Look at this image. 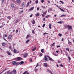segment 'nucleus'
<instances>
[{"label":"nucleus","instance_id":"nucleus-1","mask_svg":"<svg viewBox=\"0 0 74 74\" xmlns=\"http://www.w3.org/2000/svg\"><path fill=\"white\" fill-rule=\"evenodd\" d=\"M12 64L14 65V66H18V65L20 64V62H18L15 61H12Z\"/></svg>","mask_w":74,"mask_h":74},{"label":"nucleus","instance_id":"nucleus-2","mask_svg":"<svg viewBox=\"0 0 74 74\" xmlns=\"http://www.w3.org/2000/svg\"><path fill=\"white\" fill-rule=\"evenodd\" d=\"M16 61H19L21 60H22V58H21V57H18L17 58H16L14 59Z\"/></svg>","mask_w":74,"mask_h":74},{"label":"nucleus","instance_id":"nucleus-3","mask_svg":"<svg viewBox=\"0 0 74 74\" xmlns=\"http://www.w3.org/2000/svg\"><path fill=\"white\" fill-rule=\"evenodd\" d=\"M3 39L5 40V41H7V42H8V41L5 39L4 38V37H7V35L5 34H4L3 35Z\"/></svg>","mask_w":74,"mask_h":74},{"label":"nucleus","instance_id":"nucleus-4","mask_svg":"<svg viewBox=\"0 0 74 74\" xmlns=\"http://www.w3.org/2000/svg\"><path fill=\"white\" fill-rule=\"evenodd\" d=\"M47 71L48 73H50V74H53V73H52V72L51 71V70L49 69H47Z\"/></svg>","mask_w":74,"mask_h":74},{"label":"nucleus","instance_id":"nucleus-5","mask_svg":"<svg viewBox=\"0 0 74 74\" xmlns=\"http://www.w3.org/2000/svg\"><path fill=\"white\" fill-rule=\"evenodd\" d=\"M10 70H9L7 71V74H12V73H13V71H11V72H10Z\"/></svg>","mask_w":74,"mask_h":74},{"label":"nucleus","instance_id":"nucleus-6","mask_svg":"<svg viewBox=\"0 0 74 74\" xmlns=\"http://www.w3.org/2000/svg\"><path fill=\"white\" fill-rule=\"evenodd\" d=\"M47 56V58H48L49 59V60H51V61H53V60L52 59V58H50V57H49V56Z\"/></svg>","mask_w":74,"mask_h":74},{"label":"nucleus","instance_id":"nucleus-7","mask_svg":"<svg viewBox=\"0 0 74 74\" xmlns=\"http://www.w3.org/2000/svg\"><path fill=\"white\" fill-rule=\"evenodd\" d=\"M12 37V35H10L8 37V40H11V38Z\"/></svg>","mask_w":74,"mask_h":74},{"label":"nucleus","instance_id":"nucleus-8","mask_svg":"<svg viewBox=\"0 0 74 74\" xmlns=\"http://www.w3.org/2000/svg\"><path fill=\"white\" fill-rule=\"evenodd\" d=\"M8 54V55H9L10 56H11V55H12V54L9 51H7L6 52Z\"/></svg>","mask_w":74,"mask_h":74},{"label":"nucleus","instance_id":"nucleus-9","mask_svg":"<svg viewBox=\"0 0 74 74\" xmlns=\"http://www.w3.org/2000/svg\"><path fill=\"white\" fill-rule=\"evenodd\" d=\"M47 56L45 57V60H46V61L48 62V58H47Z\"/></svg>","mask_w":74,"mask_h":74},{"label":"nucleus","instance_id":"nucleus-10","mask_svg":"<svg viewBox=\"0 0 74 74\" xmlns=\"http://www.w3.org/2000/svg\"><path fill=\"white\" fill-rule=\"evenodd\" d=\"M44 65L45 67H48V64L47 63H45L44 64Z\"/></svg>","mask_w":74,"mask_h":74},{"label":"nucleus","instance_id":"nucleus-11","mask_svg":"<svg viewBox=\"0 0 74 74\" xmlns=\"http://www.w3.org/2000/svg\"><path fill=\"white\" fill-rule=\"evenodd\" d=\"M26 4H25V2H23L22 3V7H25V6Z\"/></svg>","mask_w":74,"mask_h":74},{"label":"nucleus","instance_id":"nucleus-12","mask_svg":"<svg viewBox=\"0 0 74 74\" xmlns=\"http://www.w3.org/2000/svg\"><path fill=\"white\" fill-rule=\"evenodd\" d=\"M68 29H72V27L70 25H69L68 26Z\"/></svg>","mask_w":74,"mask_h":74},{"label":"nucleus","instance_id":"nucleus-13","mask_svg":"<svg viewBox=\"0 0 74 74\" xmlns=\"http://www.w3.org/2000/svg\"><path fill=\"white\" fill-rule=\"evenodd\" d=\"M68 44H69V45H71V44H72L71 42H70V40H69V39H68Z\"/></svg>","mask_w":74,"mask_h":74},{"label":"nucleus","instance_id":"nucleus-14","mask_svg":"<svg viewBox=\"0 0 74 74\" xmlns=\"http://www.w3.org/2000/svg\"><path fill=\"white\" fill-rule=\"evenodd\" d=\"M7 18L8 19H9V20L11 19V17L10 16H8Z\"/></svg>","mask_w":74,"mask_h":74},{"label":"nucleus","instance_id":"nucleus-15","mask_svg":"<svg viewBox=\"0 0 74 74\" xmlns=\"http://www.w3.org/2000/svg\"><path fill=\"white\" fill-rule=\"evenodd\" d=\"M27 56V53H25L23 55V56L24 58H26Z\"/></svg>","mask_w":74,"mask_h":74},{"label":"nucleus","instance_id":"nucleus-16","mask_svg":"<svg viewBox=\"0 0 74 74\" xmlns=\"http://www.w3.org/2000/svg\"><path fill=\"white\" fill-rule=\"evenodd\" d=\"M6 45V43L5 42H3L2 43V46H4V45Z\"/></svg>","mask_w":74,"mask_h":74},{"label":"nucleus","instance_id":"nucleus-17","mask_svg":"<svg viewBox=\"0 0 74 74\" xmlns=\"http://www.w3.org/2000/svg\"><path fill=\"white\" fill-rule=\"evenodd\" d=\"M58 7L59 8V9H60V10H61L63 12H65V11L64 10L62 9V8H60L59 7Z\"/></svg>","mask_w":74,"mask_h":74},{"label":"nucleus","instance_id":"nucleus-18","mask_svg":"<svg viewBox=\"0 0 74 74\" xmlns=\"http://www.w3.org/2000/svg\"><path fill=\"white\" fill-rule=\"evenodd\" d=\"M16 1L17 3H21V1L20 0H16Z\"/></svg>","mask_w":74,"mask_h":74},{"label":"nucleus","instance_id":"nucleus-19","mask_svg":"<svg viewBox=\"0 0 74 74\" xmlns=\"http://www.w3.org/2000/svg\"><path fill=\"white\" fill-rule=\"evenodd\" d=\"M11 7H12V8H14V7H15V6L14 5V4L13 3L11 5Z\"/></svg>","mask_w":74,"mask_h":74},{"label":"nucleus","instance_id":"nucleus-20","mask_svg":"<svg viewBox=\"0 0 74 74\" xmlns=\"http://www.w3.org/2000/svg\"><path fill=\"white\" fill-rule=\"evenodd\" d=\"M4 25H5V24H2V25L0 27V29L1 28V27H3Z\"/></svg>","mask_w":74,"mask_h":74},{"label":"nucleus","instance_id":"nucleus-21","mask_svg":"<svg viewBox=\"0 0 74 74\" xmlns=\"http://www.w3.org/2000/svg\"><path fill=\"white\" fill-rule=\"evenodd\" d=\"M36 47H35L34 49H32V51H35V50H36Z\"/></svg>","mask_w":74,"mask_h":74},{"label":"nucleus","instance_id":"nucleus-22","mask_svg":"<svg viewBox=\"0 0 74 74\" xmlns=\"http://www.w3.org/2000/svg\"><path fill=\"white\" fill-rule=\"evenodd\" d=\"M29 37H30V35H28L27 36V37H26V38L27 39V38H29Z\"/></svg>","mask_w":74,"mask_h":74},{"label":"nucleus","instance_id":"nucleus-23","mask_svg":"<svg viewBox=\"0 0 74 74\" xmlns=\"http://www.w3.org/2000/svg\"><path fill=\"white\" fill-rule=\"evenodd\" d=\"M34 7H32L30 9H29V10H30V11H32V10H33V9H34Z\"/></svg>","mask_w":74,"mask_h":74},{"label":"nucleus","instance_id":"nucleus-24","mask_svg":"<svg viewBox=\"0 0 74 74\" xmlns=\"http://www.w3.org/2000/svg\"><path fill=\"white\" fill-rule=\"evenodd\" d=\"M14 74H16V70L14 69L13 70Z\"/></svg>","mask_w":74,"mask_h":74},{"label":"nucleus","instance_id":"nucleus-25","mask_svg":"<svg viewBox=\"0 0 74 74\" xmlns=\"http://www.w3.org/2000/svg\"><path fill=\"white\" fill-rule=\"evenodd\" d=\"M35 21L33 20L32 21V24L33 25H34V24H35Z\"/></svg>","mask_w":74,"mask_h":74},{"label":"nucleus","instance_id":"nucleus-26","mask_svg":"<svg viewBox=\"0 0 74 74\" xmlns=\"http://www.w3.org/2000/svg\"><path fill=\"white\" fill-rule=\"evenodd\" d=\"M24 64V62H23V61H21L20 62V64Z\"/></svg>","mask_w":74,"mask_h":74},{"label":"nucleus","instance_id":"nucleus-27","mask_svg":"<svg viewBox=\"0 0 74 74\" xmlns=\"http://www.w3.org/2000/svg\"><path fill=\"white\" fill-rule=\"evenodd\" d=\"M16 50L15 49H14V53H16Z\"/></svg>","mask_w":74,"mask_h":74},{"label":"nucleus","instance_id":"nucleus-28","mask_svg":"<svg viewBox=\"0 0 74 74\" xmlns=\"http://www.w3.org/2000/svg\"><path fill=\"white\" fill-rule=\"evenodd\" d=\"M8 69H6L5 68L4 70H3L2 72H1L2 73H3L4 71H5V70H7Z\"/></svg>","mask_w":74,"mask_h":74},{"label":"nucleus","instance_id":"nucleus-29","mask_svg":"<svg viewBox=\"0 0 74 74\" xmlns=\"http://www.w3.org/2000/svg\"><path fill=\"white\" fill-rule=\"evenodd\" d=\"M49 16H51L49 15H48L46 16V18H48L49 17Z\"/></svg>","mask_w":74,"mask_h":74},{"label":"nucleus","instance_id":"nucleus-30","mask_svg":"<svg viewBox=\"0 0 74 74\" xmlns=\"http://www.w3.org/2000/svg\"><path fill=\"white\" fill-rule=\"evenodd\" d=\"M40 16V14H39V13H37L36 14V16L37 17V16Z\"/></svg>","mask_w":74,"mask_h":74},{"label":"nucleus","instance_id":"nucleus-31","mask_svg":"<svg viewBox=\"0 0 74 74\" xmlns=\"http://www.w3.org/2000/svg\"><path fill=\"white\" fill-rule=\"evenodd\" d=\"M29 41H30V40L29 39L26 41L25 43H28V42H29Z\"/></svg>","mask_w":74,"mask_h":74},{"label":"nucleus","instance_id":"nucleus-32","mask_svg":"<svg viewBox=\"0 0 74 74\" xmlns=\"http://www.w3.org/2000/svg\"><path fill=\"white\" fill-rule=\"evenodd\" d=\"M53 54L54 56H58V55L56 54V53H54Z\"/></svg>","mask_w":74,"mask_h":74},{"label":"nucleus","instance_id":"nucleus-33","mask_svg":"<svg viewBox=\"0 0 74 74\" xmlns=\"http://www.w3.org/2000/svg\"><path fill=\"white\" fill-rule=\"evenodd\" d=\"M42 56V53H40V54H39L40 56V57Z\"/></svg>","mask_w":74,"mask_h":74},{"label":"nucleus","instance_id":"nucleus-34","mask_svg":"<svg viewBox=\"0 0 74 74\" xmlns=\"http://www.w3.org/2000/svg\"><path fill=\"white\" fill-rule=\"evenodd\" d=\"M60 3H62V4H64V2H63L62 1H60Z\"/></svg>","mask_w":74,"mask_h":74},{"label":"nucleus","instance_id":"nucleus-35","mask_svg":"<svg viewBox=\"0 0 74 74\" xmlns=\"http://www.w3.org/2000/svg\"><path fill=\"white\" fill-rule=\"evenodd\" d=\"M57 23H60L61 24L62 23H63V22L62 21H59L58 22H57Z\"/></svg>","mask_w":74,"mask_h":74},{"label":"nucleus","instance_id":"nucleus-36","mask_svg":"<svg viewBox=\"0 0 74 74\" xmlns=\"http://www.w3.org/2000/svg\"><path fill=\"white\" fill-rule=\"evenodd\" d=\"M52 25H51V24H50L49 25V28L50 29H51V26Z\"/></svg>","mask_w":74,"mask_h":74},{"label":"nucleus","instance_id":"nucleus-37","mask_svg":"<svg viewBox=\"0 0 74 74\" xmlns=\"http://www.w3.org/2000/svg\"><path fill=\"white\" fill-rule=\"evenodd\" d=\"M23 12V10H22L19 12V14H21L22 12Z\"/></svg>","mask_w":74,"mask_h":74},{"label":"nucleus","instance_id":"nucleus-38","mask_svg":"<svg viewBox=\"0 0 74 74\" xmlns=\"http://www.w3.org/2000/svg\"><path fill=\"white\" fill-rule=\"evenodd\" d=\"M29 3L28 2L27 4V6H26L27 7L29 6Z\"/></svg>","mask_w":74,"mask_h":74},{"label":"nucleus","instance_id":"nucleus-39","mask_svg":"<svg viewBox=\"0 0 74 74\" xmlns=\"http://www.w3.org/2000/svg\"><path fill=\"white\" fill-rule=\"evenodd\" d=\"M58 35L60 37H62V35L61 34H58Z\"/></svg>","mask_w":74,"mask_h":74},{"label":"nucleus","instance_id":"nucleus-40","mask_svg":"<svg viewBox=\"0 0 74 74\" xmlns=\"http://www.w3.org/2000/svg\"><path fill=\"white\" fill-rule=\"evenodd\" d=\"M63 16H64V17H66V15L64 14H63L61 15V17H63Z\"/></svg>","mask_w":74,"mask_h":74},{"label":"nucleus","instance_id":"nucleus-41","mask_svg":"<svg viewBox=\"0 0 74 74\" xmlns=\"http://www.w3.org/2000/svg\"><path fill=\"white\" fill-rule=\"evenodd\" d=\"M49 10L50 11H52V9L51 8H50L49 9Z\"/></svg>","mask_w":74,"mask_h":74},{"label":"nucleus","instance_id":"nucleus-42","mask_svg":"<svg viewBox=\"0 0 74 74\" xmlns=\"http://www.w3.org/2000/svg\"><path fill=\"white\" fill-rule=\"evenodd\" d=\"M41 52H42V53H44V49H41Z\"/></svg>","mask_w":74,"mask_h":74},{"label":"nucleus","instance_id":"nucleus-43","mask_svg":"<svg viewBox=\"0 0 74 74\" xmlns=\"http://www.w3.org/2000/svg\"><path fill=\"white\" fill-rule=\"evenodd\" d=\"M32 33H33V34H35V33L34 32V30H33L32 31Z\"/></svg>","mask_w":74,"mask_h":74},{"label":"nucleus","instance_id":"nucleus-44","mask_svg":"<svg viewBox=\"0 0 74 74\" xmlns=\"http://www.w3.org/2000/svg\"><path fill=\"white\" fill-rule=\"evenodd\" d=\"M42 8H44V9H45V7L44 6L42 5Z\"/></svg>","mask_w":74,"mask_h":74},{"label":"nucleus","instance_id":"nucleus-45","mask_svg":"<svg viewBox=\"0 0 74 74\" xmlns=\"http://www.w3.org/2000/svg\"><path fill=\"white\" fill-rule=\"evenodd\" d=\"M55 44V42L53 43L51 45V47H53V46H54V44Z\"/></svg>","mask_w":74,"mask_h":74},{"label":"nucleus","instance_id":"nucleus-46","mask_svg":"<svg viewBox=\"0 0 74 74\" xmlns=\"http://www.w3.org/2000/svg\"><path fill=\"white\" fill-rule=\"evenodd\" d=\"M4 0H2L1 1L2 4H3V3H4Z\"/></svg>","mask_w":74,"mask_h":74},{"label":"nucleus","instance_id":"nucleus-47","mask_svg":"<svg viewBox=\"0 0 74 74\" xmlns=\"http://www.w3.org/2000/svg\"><path fill=\"white\" fill-rule=\"evenodd\" d=\"M18 19L17 20L15 21L16 23H18Z\"/></svg>","mask_w":74,"mask_h":74},{"label":"nucleus","instance_id":"nucleus-48","mask_svg":"<svg viewBox=\"0 0 74 74\" xmlns=\"http://www.w3.org/2000/svg\"><path fill=\"white\" fill-rule=\"evenodd\" d=\"M43 21H45V18H43Z\"/></svg>","mask_w":74,"mask_h":74},{"label":"nucleus","instance_id":"nucleus-49","mask_svg":"<svg viewBox=\"0 0 74 74\" xmlns=\"http://www.w3.org/2000/svg\"><path fill=\"white\" fill-rule=\"evenodd\" d=\"M69 60H71V58H70V57L68 56Z\"/></svg>","mask_w":74,"mask_h":74},{"label":"nucleus","instance_id":"nucleus-50","mask_svg":"<svg viewBox=\"0 0 74 74\" xmlns=\"http://www.w3.org/2000/svg\"><path fill=\"white\" fill-rule=\"evenodd\" d=\"M45 24H44L43 25L42 27H45Z\"/></svg>","mask_w":74,"mask_h":74},{"label":"nucleus","instance_id":"nucleus-51","mask_svg":"<svg viewBox=\"0 0 74 74\" xmlns=\"http://www.w3.org/2000/svg\"><path fill=\"white\" fill-rule=\"evenodd\" d=\"M66 51H69V49L68 48H67V49L66 48Z\"/></svg>","mask_w":74,"mask_h":74},{"label":"nucleus","instance_id":"nucleus-52","mask_svg":"<svg viewBox=\"0 0 74 74\" xmlns=\"http://www.w3.org/2000/svg\"><path fill=\"white\" fill-rule=\"evenodd\" d=\"M44 16H45V14H43V13L42 14V17H44Z\"/></svg>","mask_w":74,"mask_h":74},{"label":"nucleus","instance_id":"nucleus-53","mask_svg":"<svg viewBox=\"0 0 74 74\" xmlns=\"http://www.w3.org/2000/svg\"><path fill=\"white\" fill-rule=\"evenodd\" d=\"M60 67H63V64H61L60 65Z\"/></svg>","mask_w":74,"mask_h":74},{"label":"nucleus","instance_id":"nucleus-54","mask_svg":"<svg viewBox=\"0 0 74 74\" xmlns=\"http://www.w3.org/2000/svg\"><path fill=\"white\" fill-rule=\"evenodd\" d=\"M38 64H39L38 63L37 64V65H36V66L35 68H36V67H38Z\"/></svg>","mask_w":74,"mask_h":74},{"label":"nucleus","instance_id":"nucleus-55","mask_svg":"<svg viewBox=\"0 0 74 74\" xmlns=\"http://www.w3.org/2000/svg\"><path fill=\"white\" fill-rule=\"evenodd\" d=\"M58 63H61V61H59V60H58Z\"/></svg>","mask_w":74,"mask_h":74},{"label":"nucleus","instance_id":"nucleus-56","mask_svg":"<svg viewBox=\"0 0 74 74\" xmlns=\"http://www.w3.org/2000/svg\"><path fill=\"white\" fill-rule=\"evenodd\" d=\"M44 0H42L41 1V3H44Z\"/></svg>","mask_w":74,"mask_h":74},{"label":"nucleus","instance_id":"nucleus-57","mask_svg":"<svg viewBox=\"0 0 74 74\" xmlns=\"http://www.w3.org/2000/svg\"><path fill=\"white\" fill-rule=\"evenodd\" d=\"M38 0H37L36 1L35 3L37 4V3H38Z\"/></svg>","mask_w":74,"mask_h":74},{"label":"nucleus","instance_id":"nucleus-58","mask_svg":"<svg viewBox=\"0 0 74 74\" xmlns=\"http://www.w3.org/2000/svg\"><path fill=\"white\" fill-rule=\"evenodd\" d=\"M39 9L40 8H39L38 7L37 9V11H38V10H39Z\"/></svg>","mask_w":74,"mask_h":74},{"label":"nucleus","instance_id":"nucleus-59","mask_svg":"<svg viewBox=\"0 0 74 74\" xmlns=\"http://www.w3.org/2000/svg\"><path fill=\"white\" fill-rule=\"evenodd\" d=\"M48 34V33H44L43 34V36H44V35H45V34Z\"/></svg>","mask_w":74,"mask_h":74},{"label":"nucleus","instance_id":"nucleus-60","mask_svg":"<svg viewBox=\"0 0 74 74\" xmlns=\"http://www.w3.org/2000/svg\"><path fill=\"white\" fill-rule=\"evenodd\" d=\"M33 16V15L32 14H31L30 16V17H32V16Z\"/></svg>","mask_w":74,"mask_h":74},{"label":"nucleus","instance_id":"nucleus-61","mask_svg":"<svg viewBox=\"0 0 74 74\" xmlns=\"http://www.w3.org/2000/svg\"><path fill=\"white\" fill-rule=\"evenodd\" d=\"M57 48H59V47H60V45L57 46Z\"/></svg>","mask_w":74,"mask_h":74},{"label":"nucleus","instance_id":"nucleus-62","mask_svg":"<svg viewBox=\"0 0 74 74\" xmlns=\"http://www.w3.org/2000/svg\"><path fill=\"white\" fill-rule=\"evenodd\" d=\"M37 70H38V69H36L35 70V71H37Z\"/></svg>","mask_w":74,"mask_h":74},{"label":"nucleus","instance_id":"nucleus-63","mask_svg":"<svg viewBox=\"0 0 74 74\" xmlns=\"http://www.w3.org/2000/svg\"><path fill=\"white\" fill-rule=\"evenodd\" d=\"M47 13V12H45L44 13H43V14H44L45 15Z\"/></svg>","mask_w":74,"mask_h":74},{"label":"nucleus","instance_id":"nucleus-64","mask_svg":"<svg viewBox=\"0 0 74 74\" xmlns=\"http://www.w3.org/2000/svg\"><path fill=\"white\" fill-rule=\"evenodd\" d=\"M9 22V20H8L7 21V23H8V22Z\"/></svg>","mask_w":74,"mask_h":74}]
</instances>
